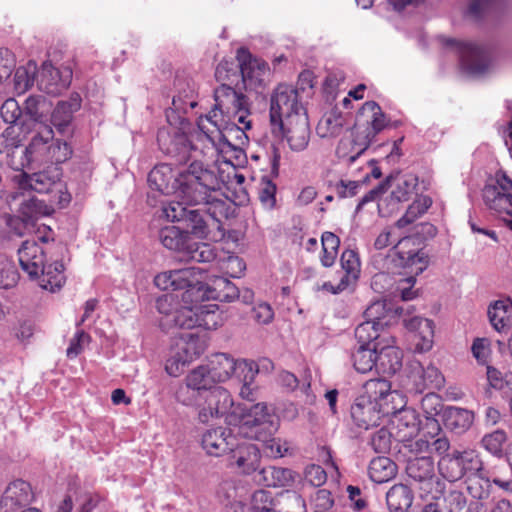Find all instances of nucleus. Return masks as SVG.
Wrapping results in <instances>:
<instances>
[{
  "label": "nucleus",
  "mask_w": 512,
  "mask_h": 512,
  "mask_svg": "<svg viewBox=\"0 0 512 512\" xmlns=\"http://www.w3.org/2000/svg\"><path fill=\"white\" fill-rule=\"evenodd\" d=\"M280 126L283 137L293 151H303L310 141V125L307 112L296 113L287 119L277 123Z\"/></svg>",
  "instance_id": "16"
},
{
  "label": "nucleus",
  "mask_w": 512,
  "mask_h": 512,
  "mask_svg": "<svg viewBox=\"0 0 512 512\" xmlns=\"http://www.w3.org/2000/svg\"><path fill=\"white\" fill-rule=\"evenodd\" d=\"M200 206H203L207 217L212 222L213 226H219L222 219H227L231 213V205L227 200L219 199L213 196L209 197Z\"/></svg>",
  "instance_id": "46"
},
{
  "label": "nucleus",
  "mask_w": 512,
  "mask_h": 512,
  "mask_svg": "<svg viewBox=\"0 0 512 512\" xmlns=\"http://www.w3.org/2000/svg\"><path fill=\"white\" fill-rule=\"evenodd\" d=\"M228 467L237 473L250 475L259 468L260 452L256 445L248 442L236 443L229 451Z\"/></svg>",
  "instance_id": "18"
},
{
  "label": "nucleus",
  "mask_w": 512,
  "mask_h": 512,
  "mask_svg": "<svg viewBox=\"0 0 512 512\" xmlns=\"http://www.w3.org/2000/svg\"><path fill=\"white\" fill-rule=\"evenodd\" d=\"M410 379L417 393H423L425 390H440L445 383V378L437 367L428 365L424 368L419 363L413 367Z\"/></svg>",
  "instance_id": "22"
},
{
  "label": "nucleus",
  "mask_w": 512,
  "mask_h": 512,
  "mask_svg": "<svg viewBox=\"0 0 512 512\" xmlns=\"http://www.w3.org/2000/svg\"><path fill=\"white\" fill-rule=\"evenodd\" d=\"M159 149L178 164L207 158L216 151L214 141L207 133L188 135L183 128L172 125L161 127L157 133Z\"/></svg>",
  "instance_id": "1"
},
{
  "label": "nucleus",
  "mask_w": 512,
  "mask_h": 512,
  "mask_svg": "<svg viewBox=\"0 0 512 512\" xmlns=\"http://www.w3.org/2000/svg\"><path fill=\"white\" fill-rule=\"evenodd\" d=\"M234 405L230 392L221 387H213L208 392L204 391L198 404V419L201 423H208L214 418L227 415Z\"/></svg>",
  "instance_id": "15"
},
{
  "label": "nucleus",
  "mask_w": 512,
  "mask_h": 512,
  "mask_svg": "<svg viewBox=\"0 0 512 512\" xmlns=\"http://www.w3.org/2000/svg\"><path fill=\"white\" fill-rule=\"evenodd\" d=\"M404 326L414 333L415 338L422 339V344H417L421 351L429 350L432 346L434 324L432 320L422 317H412L404 320Z\"/></svg>",
  "instance_id": "34"
},
{
  "label": "nucleus",
  "mask_w": 512,
  "mask_h": 512,
  "mask_svg": "<svg viewBox=\"0 0 512 512\" xmlns=\"http://www.w3.org/2000/svg\"><path fill=\"white\" fill-rule=\"evenodd\" d=\"M56 181L53 177H50L47 172H37L30 176H27L25 185L37 193H49L56 185Z\"/></svg>",
  "instance_id": "58"
},
{
  "label": "nucleus",
  "mask_w": 512,
  "mask_h": 512,
  "mask_svg": "<svg viewBox=\"0 0 512 512\" xmlns=\"http://www.w3.org/2000/svg\"><path fill=\"white\" fill-rule=\"evenodd\" d=\"M420 405L426 419L431 421L433 429L439 431L440 426L434 417L442 411L441 398L434 392H428L422 398Z\"/></svg>",
  "instance_id": "52"
},
{
  "label": "nucleus",
  "mask_w": 512,
  "mask_h": 512,
  "mask_svg": "<svg viewBox=\"0 0 512 512\" xmlns=\"http://www.w3.org/2000/svg\"><path fill=\"white\" fill-rule=\"evenodd\" d=\"M276 502L271 491L260 489L256 490L250 501V512H276Z\"/></svg>",
  "instance_id": "53"
},
{
  "label": "nucleus",
  "mask_w": 512,
  "mask_h": 512,
  "mask_svg": "<svg viewBox=\"0 0 512 512\" xmlns=\"http://www.w3.org/2000/svg\"><path fill=\"white\" fill-rule=\"evenodd\" d=\"M197 320V327L213 330L222 324L223 317L217 304L204 303L197 308Z\"/></svg>",
  "instance_id": "48"
},
{
  "label": "nucleus",
  "mask_w": 512,
  "mask_h": 512,
  "mask_svg": "<svg viewBox=\"0 0 512 512\" xmlns=\"http://www.w3.org/2000/svg\"><path fill=\"white\" fill-rule=\"evenodd\" d=\"M458 456L463 466L464 476L476 474L482 469V461L474 450L458 451Z\"/></svg>",
  "instance_id": "63"
},
{
  "label": "nucleus",
  "mask_w": 512,
  "mask_h": 512,
  "mask_svg": "<svg viewBox=\"0 0 512 512\" xmlns=\"http://www.w3.org/2000/svg\"><path fill=\"white\" fill-rule=\"evenodd\" d=\"M185 382L200 394L211 390L216 383L207 365H200L191 370L185 377Z\"/></svg>",
  "instance_id": "43"
},
{
  "label": "nucleus",
  "mask_w": 512,
  "mask_h": 512,
  "mask_svg": "<svg viewBox=\"0 0 512 512\" xmlns=\"http://www.w3.org/2000/svg\"><path fill=\"white\" fill-rule=\"evenodd\" d=\"M440 474L449 482H455L464 477L463 466L458 456V451L443 456L438 463Z\"/></svg>",
  "instance_id": "47"
},
{
  "label": "nucleus",
  "mask_w": 512,
  "mask_h": 512,
  "mask_svg": "<svg viewBox=\"0 0 512 512\" xmlns=\"http://www.w3.org/2000/svg\"><path fill=\"white\" fill-rule=\"evenodd\" d=\"M148 183L151 189L162 194L176 193L178 186V171H174L171 165L162 163L156 165L148 174Z\"/></svg>",
  "instance_id": "23"
},
{
  "label": "nucleus",
  "mask_w": 512,
  "mask_h": 512,
  "mask_svg": "<svg viewBox=\"0 0 512 512\" xmlns=\"http://www.w3.org/2000/svg\"><path fill=\"white\" fill-rule=\"evenodd\" d=\"M218 269L231 278H239L246 270V263L244 260L235 254H228L217 260Z\"/></svg>",
  "instance_id": "51"
},
{
  "label": "nucleus",
  "mask_w": 512,
  "mask_h": 512,
  "mask_svg": "<svg viewBox=\"0 0 512 512\" xmlns=\"http://www.w3.org/2000/svg\"><path fill=\"white\" fill-rule=\"evenodd\" d=\"M33 499L31 486L24 480H15L6 488L1 505L12 511L29 504Z\"/></svg>",
  "instance_id": "29"
},
{
  "label": "nucleus",
  "mask_w": 512,
  "mask_h": 512,
  "mask_svg": "<svg viewBox=\"0 0 512 512\" xmlns=\"http://www.w3.org/2000/svg\"><path fill=\"white\" fill-rule=\"evenodd\" d=\"M208 286V299L221 302H230L240 296L239 289L227 278L217 276Z\"/></svg>",
  "instance_id": "37"
},
{
  "label": "nucleus",
  "mask_w": 512,
  "mask_h": 512,
  "mask_svg": "<svg viewBox=\"0 0 512 512\" xmlns=\"http://www.w3.org/2000/svg\"><path fill=\"white\" fill-rule=\"evenodd\" d=\"M305 111L299 101L298 88L287 84H279L276 87L270 99V120L273 125L287 119L288 116Z\"/></svg>",
  "instance_id": "12"
},
{
  "label": "nucleus",
  "mask_w": 512,
  "mask_h": 512,
  "mask_svg": "<svg viewBox=\"0 0 512 512\" xmlns=\"http://www.w3.org/2000/svg\"><path fill=\"white\" fill-rule=\"evenodd\" d=\"M487 380L491 387L505 392L512 391V372H502L499 369L487 365Z\"/></svg>",
  "instance_id": "57"
},
{
  "label": "nucleus",
  "mask_w": 512,
  "mask_h": 512,
  "mask_svg": "<svg viewBox=\"0 0 512 512\" xmlns=\"http://www.w3.org/2000/svg\"><path fill=\"white\" fill-rule=\"evenodd\" d=\"M384 335H388L387 332L379 326L378 322L367 321L359 324L355 329V338L357 340V346H368L372 347L376 342H384Z\"/></svg>",
  "instance_id": "41"
},
{
  "label": "nucleus",
  "mask_w": 512,
  "mask_h": 512,
  "mask_svg": "<svg viewBox=\"0 0 512 512\" xmlns=\"http://www.w3.org/2000/svg\"><path fill=\"white\" fill-rule=\"evenodd\" d=\"M19 263L30 278L39 276L41 268L45 265V251L35 240H26L18 249Z\"/></svg>",
  "instance_id": "21"
},
{
  "label": "nucleus",
  "mask_w": 512,
  "mask_h": 512,
  "mask_svg": "<svg viewBox=\"0 0 512 512\" xmlns=\"http://www.w3.org/2000/svg\"><path fill=\"white\" fill-rule=\"evenodd\" d=\"M483 200L487 207L505 216L506 225L512 230V181L505 174H497L494 185L483 189Z\"/></svg>",
  "instance_id": "8"
},
{
  "label": "nucleus",
  "mask_w": 512,
  "mask_h": 512,
  "mask_svg": "<svg viewBox=\"0 0 512 512\" xmlns=\"http://www.w3.org/2000/svg\"><path fill=\"white\" fill-rule=\"evenodd\" d=\"M242 411L239 432L244 437L266 442L276 432L277 426L265 403L245 405Z\"/></svg>",
  "instance_id": "6"
},
{
  "label": "nucleus",
  "mask_w": 512,
  "mask_h": 512,
  "mask_svg": "<svg viewBox=\"0 0 512 512\" xmlns=\"http://www.w3.org/2000/svg\"><path fill=\"white\" fill-rule=\"evenodd\" d=\"M420 237L409 235L402 237L392 248L393 260L403 268H411L417 274L423 272L428 264L427 256L422 251Z\"/></svg>",
  "instance_id": "11"
},
{
  "label": "nucleus",
  "mask_w": 512,
  "mask_h": 512,
  "mask_svg": "<svg viewBox=\"0 0 512 512\" xmlns=\"http://www.w3.org/2000/svg\"><path fill=\"white\" fill-rule=\"evenodd\" d=\"M215 79L220 85L243 87V74L240 63L236 59H223L215 69Z\"/></svg>",
  "instance_id": "30"
},
{
  "label": "nucleus",
  "mask_w": 512,
  "mask_h": 512,
  "mask_svg": "<svg viewBox=\"0 0 512 512\" xmlns=\"http://www.w3.org/2000/svg\"><path fill=\"white\" fill-rule=\"evenodd\" d=\"M46 208L47 207L44 205L43 201L36 198H30L21 203L18 209V214L35 226L38 218L46 214Z\"/></svg>",
  "instance_id": "55"
},
{
  "label": "nucleus",
  "mask_w": 512,
  "mask_h": 512,
  "mask_svg": "<svg viewBox=\"0 0 512 512\" xmlns=\"http://www.w3.org/2000/svg\"><path fill=\"white\" fill-rule=\"evenodd\" d=\"M36 278L43 289L50 292L60 290L65 283L63 263L55 261L52 264L44 265Z\"/></svg>",
  "instance_id": "35"
},
{
  "label": "nucleus",
  "mask_w": 512,
  "mask_h": 512,
  "mask_svg": "<svg viewBox=\"0 0 512 512\" xmlns=\"http://www.w3.org/2000/svg\"><path fill=\"white\" fill-rule=\"evenodd\" d=\"M72 78V70L64 68L60 70L55 68L51 63H43L39 71L38 84L41 90L51 95H58L66 90Z\"/></svg>",
  "instance_id": "20"
},
{
  "label": "nucleus",
  "mask_w": 512,
  "mask_h": 512,
  "mask_svg": "<svg viewBox=\"0 0 512 512\" xmlns=\"http://www.w3.org/2000/svg\"><path fill=\"white\" fill-rule=\"evenodd\" d=\"M363 395L367 400L377 402L383 407H389L388 399L393 398V392L391 390V383L385 376L380 378L369 379L363 385Z\"/></svg>",
  "instance_id": "33"
},
{
  "label": "nucleus",
  "mask_w": 512,
  "mask_h": 512,
  "mask_svg": "<svg viewBox=\"0 0 512 512\" xmlns=\"http://www.w3.org/2000/svg\"><path fill=\"white\" fill-rule=\"evenodd\" d=\"M53 138L54 132L52 127L41 124L37 129V133L25 148L27 161H46Z\"/></svg>",
  "instance_id": "25"
},
{
  "label": "nucleus",
  "mask_w": 512,
  "mask_h": 512,
  "mask_svg": "<svg viewBox=\"0 0 512 512\" xmlns=\"http://www.w3.org/2000/svg\"><path fill=\"white\" fill-rule=\"evenodd\" d=\"M444 421L448 429L462 433L472 425L474 414L464 408L450 407L445 412Z\"/></svg>",
  "instance_id": "42"
},
{
  "label": "nucleus",
  "mask_w": 512,
  "mask_h": 512,
  "mask_svg": "<svg viewBox=\"0 0 512 512\" xmlns=\"http://www.w3.org/2000/svg\"><path fill=\"white\" fill-rule=\"evenodd\" d=\"M81 106V99L79 95L75 97H71L68 101L59 102L54 108L51 115V123L52 125L59 131L63 132L66 127L72 121L73 114L76 112Z\"/></svg>",
  "instance_id": "32"
},
{
  "label": "nucleus",
  "mask_w": 512,
  "mask_h": 512,
  "mask_svg": "<svg viewBox=\"0 0 512 512\" xmlns=\"http://www.w3.org/2000/svg\"><path fill=\"white\" fill-rule=\"evenodd\" d=\"M441 497L443 498L444 508L448 512H461L467 504L465 494L461 490L452 487L448 489L445 487V492Z\"/></svg>",
  "instance_id": "59"
},
{
  "label": "nucleus",
  "mask_w": 512,
  "mask_h": 512,
  "mask_svg": "<svg viewBox=\"0 0 512 512\" xmlns=\"http://www.w3.org/2000/svg\"><path fill=\"white\" fill-rule=\"evenodd\" d=\"M276 184L268 177H262L259 187V200L263 206L272 209L276 204Z\"/></svg>",
  "instance_id": "62"
},
{
  "label": "nucleus",
  "mask_w": 512,
  "mask_h": 512,
  "mask_svg": "<svg viewBox=\"0 0 512 512\" xmlns=\"http://www.w3.org/2000/svg\"><path fill=\"white\" fill-rule=\"evenodd\" d=\"M389 312H391V309L387 308L386 302L383 300H377L367 307L364 312V316L367 321L378 322L379 326L383 328V326L388 323L387 321H384V319L387 317Z\"/></svg>",
  "instance_id": "61"
},
{
  "label": "nucleus",
  "mask_w": 512,
  "mask_h": 512,
  "mask_svg": "<svg viewBox=\"0 0 512 512\" xmlns=\"http://www.w3.org/2000/svg\"><path fill=\"white\" fill-rule=\"evenodd\" d=\"M413 493L404 484L393 485L386 494V502L391 512H408L413 503Z\"/></svg>",
  "instance_id": "36"
},
{
  "label": "nucleus",
  "mask_w": 512,
  "mask_h": 512,
  "mask_svg": "<svg viewBox=\"0 0 512 512\" xmlns=\"http://www.w3.org/2000/svg\"><path fill=\"white\" fill-rule=\"evenodd\" d=\"M406 473L415 482L431 478L435 475L433 458L422 456L410 459L406 466Z\"/></svg>",
  "instance_id": "44"
},
{
  "label": "nucleus",
  "mask_w": 512,
  "mask_h": 512,
  "mask_svg": "<svg viewBox=\"0 0 512 512\" xmlns=\"http://www.w3.org/2000/svg\"><path fill=\"white\" fill-rule=\"evenodd\" d=\"M488 317L496 331H507L512 325V301L510 299L496 301L489 307Z\"/></svg>",
  "instance_id": "31"
},
{
  "label": "nucleus",
  "mask_w": 512,
  "mask_h": 512,
  "mask_svg": "<svg viewBox=\"0 0 512 512\" xmlns=\"http://www.w3.org/2000/svg\"><path fill=\"white\" fill-rule=\"evenodd\" d=\"M205 158L194 159L178 170V186L175 195L189 206H199L221 189L224 183L214 170L203 163Z\"/></svg>",
  "instance_id": "2"
},
{
  "label": "nucleus",
  "mask_w": 512,
  "mask_h": 512,
  "mask_svg": "<svg viewBox=\"0 0 512 512\" xmlns=\"http://www.w3.org/2000/svg\"><path fill=\"white\" fill-rule=\"evenodd\" d=\"M197 309L193 306L184 305L178 307L171 318V327L191 330L197 327Z\"/></svg>",
  "instance_id": "50"
},
{
  "label": "nucleus",
  "mask_w": 512,
  "mask_h": 512,
  "mask_svg": "<svg viewBox=\"0 0 512 512\" xmlns=\"http://www.w3.org/2000/svg\"><path fill=\"white\" fill-rule=\"evenodd\" d=\"M395 438L400 442L410 441L419 432V421L414 411L404 410L396 417Z\"/></svg>",
  "instance_id": "40"
},
{
  "label": "nucleus",
  "mask_w": 512,
  "mask_h": 512,
  "mask_svg": "<svg viewBox=\"0 0 512 512\" xmlns=\"http://www.w3.org/2000/svg\"><path fill=\"white\" fill-rule=\"evenodd\" d=\"M370 479L378 484L392 480L397 474V465L388 457L379 456L370 461L368 467Z\"/></svg>",
  "instance_id": "39"
},
{
  "label": "nucleus",
  "mask_w": 512,
  "mask_h": 512,
  "mask_svg": "<svg viewBox=\"0 0 512 512\" xmlns=\"http://www.w3.org/2000/svg\"><path fill=\"white\" fill-rule=\"evenodd\" d=\"M379 342L374 343L372 347L356 346L351 353L353 367L359 373H368L373 368L376 369L377 352Z\"/></svg>",
  "instance_id": "38"
},
{
  "label": "nucleus",
  "mask_w": 512,
  "mask_h": 512,
  "mask_svg": "<svg viewBox=\"0 0 512 512\" xmlns=\"http://www.w3.org/2000/svg\"><path fill=\"white\" fill-rule=\"evenodd\" d=\"M417 483L419 495L422 499L438 500L445 492V483L436 478L435 475Z\"/></svg>",
  "instance_id": "54"
},
{
  "label": "nucleus",
  "mask_w": 512,
  "mask_h": 512,
  "mask_svg": "<svg viewBox=\"0 0 512 512\" xmlns=\"http://www.w3.org/2000/svg\"><path fill=\"white\" fill-rule=\"evenodd\" d=\"M206 365L208 366L216 383L224 382L236 373L237 370H244L248 367V364L245 361H236L225 353H216L212 355Z\"/></svg>",
  "instance_id": "27"
},
{
  "label": "nucleus",
  "mask_w": 512,
  "mask_h": 512,
  "mask_svg": "<svg viewBox=\"0 0 512 512\" xmlns=\"http://www.w3.org/2000/svg\"><path fill=\"white\" fill-rule=\"evenodd\" d=\"M214 100L220 115L230 117L231 112L246 105L248 98L242 93L241 87L219 85L214 89Z\"/></svg>",
  "instance_id": "24"
},
{
  "label": "nucleus",
  "mask_w": 512,
  "mask_h": 512,
  "mask_svg": "<svg viewBox=\"0 0 512 512\" xmlns=\"http://www.w3.org/2000/svg\"><path fill=\"white\" fill-rule=\"evenodd\" d=\"M159 241L162 245L181 255V260L208 263L216 259L215 249L207 243L193 240L190 233L176 226H165L159 230Z\"/></svg>",
  "instance_id": "4"
},
{
  "label": "nucleus",
  "mask_w": 512,
  "mask_h": 512,
  "mask_svg": "<svg viewBox=\"0 0 512 512\" xmlns=\"http://www.w3.org/2000/svg\"><path fill=\"white\" fill-rule=\"evenodd\" d=\"M507 436L503 430H496L483 437L481 443L483 447L493 455L501 456L503 452V445L506 442Z\"/></svg>",
  "instance_id": "60"
},
{
  "label": "nucleus",
  "mask_w": 512,
  "mask_h": 512,
  "mask_svg": "<svg viewBox=\"0 0 512 512\" xmlns=\"http://www.w3.org/2000/svg\"><path fill=\"white\" fill-rule=\"evenodd\" d=\"M387 125V119L380 105L375 101L365 102L356 118L349 138L354 143V155H362L375 136Z\"/></svg>",
  "instance_id": "5"
},
{
  "label": "nucleus",
  "mask_w": 512,
  "mask_h": 512,
  "mask_svg": "<svg viewBox=\"0 0 512 512\" xmlns=\"http://www.w3.org/2000/svg\"><path fill=\"white\" fill-rule=\"evenodd\" d=\"M376 371L383 376H392L402 368V350L392 344L379 342Z\"/></svg>",
  "instance_id": "26"
},
{
  "label": "nucleus",
  "mask_w": 512,
  "mask_h": 512,
  "mask_svg": "<svg viewBox=\"0 0 512 512\" xmlns=\"http://www.w3.org/2000/svg\"><path fill=\"white\" fill-rule=\"evenodd\" d=\"M199 338L193 333H181L171 347L170 356L165 363V371L173 377H178L184 368L200 355Z\"/></svg>",
  "instance_id": "9"
},
{
  "label": "nucleus",
  "mask_w": 512,
  "mask_h": 512,
  "mask_svg": "<svg viewBox=\"0 0 512 512\" xmlns=\"http://www.w3.org/2000/svg\"><path fill=\"white\" fill-rule=\"evenodd\" d=\"M191 206L171 201L163 207L166 218L172 222H184L191 228L190 235L206 239L213 226L204 208H190Z\"/></svg>",
  "instance_id": "7"
},
{
  "label": "nucleus",
  "mask_w": 512,
  "mask_h": 512,
  "mask_svg": "<svg viewBox=\"0 0 512 512\" xmlns=\"http://www.w3.org/2000/svg\"><path fill=\"white\" fill-rule=\"evenodd\" d=\"M443 44L456 49L462 68L469 74L481 75L488 70L490 57L483 47L452 38H443Z\"/></svg>",
  "instance_id": "13"
},
{
  "label": "nucleus",
  "mask_w": 512,
  "mask_h": 512,
  "mask_svg": "<svg viewBox=\"0 0 512 512\" xmlns=\"http://www.w3.org/2000/svg\"><path fill=\"white\" fill-rule=\"evenodd\" d=\"M344 125L341 112L333 109L323 115L316 127L317 134L322 137H334L339 135Z\"/></svg>",
  "instance_id": "45"
},
{
  "label": "nucleus",
  "mask_w": 512,
  "mask_h": 512,
  "mask_svg": "<svg viewBox=\"0 0 512 512\" xmlns=\"http://www.w3.org/2000/svg\"><path fill=\"white\" fill-rule=\"evenodd\" d=\"M243 74V88L261 93L269 82L270 67L261 59L253 58L249 50L240 47L236 53Z\"/></svg>",
  "instance_id": "10"
},
{
  "label": "nucleus",
  "mask_w": 512,
  "mask_h": 512,
  "mask_svg": "<svg viewBox=\"0 0 512 512\" xmlns=\"http://www.w3.org/2000/svg\"><path fill=\"white\" fill-rule=\"evenodd\" d=\"M250 115L249 102H246V105H242L237 108V111H233L230 114L229 119H233V124L231 126H227L224 128V132H222V138L230 145L235 146V144L231 143V137L234 135L236 140H238V144H243L244 140H247V135L245 130H249L251 128V121L248 119Z\"/></svg>",
  "instance_id": "28"
},
{
  "label": "nucleus",
  "mask_w": 512,
  "mask_h": 512,
  "mask_svg": "<svg viewBox=\"0 0 512 512\" xmlns=\"http://www.w3.org/2000/svg\"><path fill=\"white\" fill-rule=\"evenodd\" d=\"M260 474L266 486L285 487L294 481L293 471L288 468L269 466L261 469Z\"/></svg>",
  "instance_id": "49"
},
{
  "label": "nucleus",
  "mask_w": 512,
  "mask_h": 512,
  "mask_svg": "<svg viewBox=\"0 0 512 512\" xmlns=\"http://www.w3.org/2000/svg\"><path fill=\"white\" fill-rule=\"evenodd\" d=\"M155 285L161 290H184L181 303L197 309L208 301V286L202 281V271L196 267L169 270L154 278Z\"/></svg>",
  "instance_id": "3"
},
{
  "label": "nucleus",
  "mask_w": 512,
  "mask_h": 512,
  "mask_svg": "<svg viewBox=\"0 0 512 512\" xmlns=\"http://www.w3.org/2000/svg\"><path fill=\"white\" fill-rule=\"evenodd\" d=\"M396 409L395 406L383 407V405L377 402L360 396L351 406V417L356 426L368 430L378 426L384 415L393 413Z\"/></svg>",
  "instance_id": "17"
},
{
  "label": "nucleus",
  "mask_w": 512,
  "mask_h": 512,
  "mask_svg": "<svg viewBox=\"0 0 512 512\" xmlns=\"http://www.w3.org/2000/svg\"><path fill=\"white\" fill-rule=\"evenodd\" d=\"M341 270L337 271L338 281H327L322 284V290L332 294H339L346 290H353L361 272V263L354 250L346 249L340 258Z\"/></svg>",
  "instance_id": "14"
},
{
  "label": "nucleus",
  "mask_w": 512,
  "mask_h": 512,
  "mask_svg": "<svg viewBox=\"0 0 512 512\" xmlns=\"http://www.w3.org/2000/svg\"><path fill=\"white\" fill-rule=\"evenodd\" d=\"M392 433L386 429L381 428L376 431L370 439V445L376 453H387L391 449Z\"/></svg>",
  "instance_id": "64"
},
{
  "label": "nucleus",
  "mask_w": 512,
  "mask_h": 512,
  "mask_svg": "<svg viewBox=\"0 0 512 512\" xmlns=\"http://www.w3.org/2000/svg\"><path fill=\"white\" fill-rule=\"evenodd\" d=\"M236 437L231 429L216 427L205 431L201 438V447L209 456L220 457L235 446Z\"/></svg>",
  "instance_id": "19"
},
{
  "label": "nucleus",
  "mask_w": 512,
  "mask_h": 512,
  "mask_svg": "<svg viewBox=\"0 0 512 512\" xmlns=\"http://www.w3.org/2000/svg\"><path fill=\"white\" fill-rule=\"evenodd\" d=\"M156 308L163 317L160 325L164 328H171V318L175 310L178 308V302L174 295L165 294L156 300Z\"/></svg>",
  "instance_id": "56"
}]
</instances>
